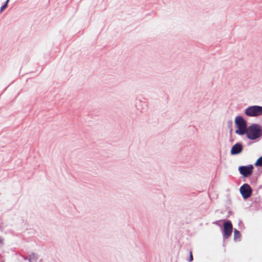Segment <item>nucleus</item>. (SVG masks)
I'll return each instance as SVG.
<instances>
[{
  "mask_svg": "<svg viewBox=\"0 0 262 262\" xmlns=\"http://www.w3.org/2000/svg\"><path fill=\"white\" fill-rule=\"evenodd\" d=\"M247 137L250 140H255L260 137L262 135V130L260 127L256 124L249 126L246 133Z\"/></svg>",
  "mask_w": 262,
  "mask_h": 262,
  "instance_id": "1",
  "label": "nucleus"
},
{
  "mask_svg": "<svg viewBox=\"0 0 262 262\" xmlns=\"http://www.w3.org/2000/svg\"><path fill=\"white\" fill-rule=\"evenodd\" d=\"M235 124L237 128L235 133L239 135H244L247 130V126L246 121L241 116H237L235 119Z\"/></svg>",
  "mask_w": 262,
  "mask_h": 262,
  "instance_id": "2",
  "label": "nucleus"
},
{
  "mask_svg": "<svg viewBox=\"0 0 262 262\" xmlns=\"http://www.w3.org/2000/svg\"><path fill=\"white\" fill-rule=\"evenodd\" d=\"M245 113L246 115L250 117H256L262 115V106L254 105L251 106L245 110Z\"/></svg>",
  "mask_w": 262,
  "mask_h": 262,
  "instance_id": "3",
  "label": "nucleus"
},
{
  "mask_svg": "<svg viewBox=\"0 0 262 262\" xmlns=\"http://www.w3.org/2000/svg\"><path fill=\"white\" fill-rule=\"evenodd\" d=\"M233 227L230 221H226L224 223L223 236L225 238L229 237L232 232Z\"/></svg>",
  "mask_w": 262,
  "mask_h": 262,
  "instance_id": "4",
  "label": "nucleus"
},
{
  "mask_svg": "<svg viewBox=\"0 0 262 262\" xmlns=\"http://www.w3.org/2000/svg\"><path fill=\"white\" fill-rule=\"evenodd\" d=\"M240 192L244 199L249 198L252 193V189L249 185L244 184L239 189Z\"/></svg>",
  "mask_w": 262,
  "mask_h": 262,
  "instance_id": "5",
  "label": "nucleus"
},
{
  "mask_svg": "<svg viewBox=\"0 0 262 262\" xmlns=\"http://www.w3.org/2000/svg\"><path fill=\"white\" fill-rule=\"evenodd\" d=\"M253 169V167L252 165L248 166H243L239 167V171L244 177H247L251 174Z\"/></svg>",
  "mask_w": 262,
  "mask_h": 262,
  "instance_id": "6",
  "label": "nucleus"
},
{
  "mask_svg": "<svg viewBox=\"0 0 262 262\" xmlns=\"http://www.w3.org/2000/svg\"><path fill=\"white\" fill-rule=\"evenodd\" d=\"M242 150V146L239 143H236L234 145L231 150V153L232 155L238 154Z\"/></svg>",
  "mask_w": 262,
  "mask_h": 262,
  "instance_id": "7",
  "label": "nucleus"
},
{
  "mask_svg": "<svg viewBox=\"0 0 262 262\" xmlns=\"http://www.w3.org/2000/svg\"><path fill=\"white\" fill-rule=\"evenodd\" d=\"M234 236L235 239L239 238L241 236L240 232L236 229L234 230Z\"/></svg>",
  "mask_w": 262,
  "mask_h": 262,
  "instance_id": "8",
  "label": "nucleus"
},
{
  "mask_svg": "<svg viewBox=\"0 0 262 262\" xmlns=\"http://www.w3.org/2000/svg\"><path fill=\"white\" fill-rule=\"evenodd\" d=\"M256 166H262V157L258 158L255 163Z\"/></svg>",
  "mask_w": 262,
  "mask_h": 262,
  "instance_id": "9",
  "label": "nucleus"
},
{
  "mask_svg": "<svg viewBox=\"0 0 262 262\" xmlns=\"http://www.w3.org/2000/svg\"><path fill=\"white\" fill-rule=\"evenodd\" d=\"M9 1V0H7L5 4L3 6L1 7V11H3L7 7V4H8Z\"/></svg>",
  "mask_w": 262,
  "mask_h": 262,
  "instance_id": "10",
  "label": "nucleus"
},
{
  "mask_svg": "<svg viewBox=\"0 0 262 262\" xmlns=\"http://www.w3.org/2000/svg\"><path fill=\"white\" fill-rule=\"evenodd\" d=\"M193 260V256L191 251H190V256H189V261H192Z\"/></svg>",
  "mask_w": 262,
  "mask_h": 262,
  "instance_id": "11",
  "label": "nucleus"
},
{
  "mask_svg": "<svg viewBox=\"0 0 262 262\" xmlns=\"http://www.w3.org/2000/svg\"><path fill=\"white\" fill-rule=\"evenodd\" d=\"M2 243V240L0 238V244Z\"/></svg>",
  "mask_w": 262,
  "mask_h": 262,
  "instance_id": "12",
  "label": "nucleus"
}]
</instances>
